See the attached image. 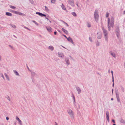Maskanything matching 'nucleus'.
<instances>
[{"label":"nucleus","mask_w":125,"mask_h":125,"mask_svg":"<svg viewBox=\"0 0 125 125\" xmlns=\"http://www.w3.org/2000/svg\"><path fill=\"white\" fill-rule=\"evenodd\" d=\"M36 14H38L39 16L42 17L43 16L45 17L46 16V15L45 14H43L41 13L38 12H36Z\"/></svg>","instance_id":"9"},{"label":"nucleus","mask_w":125,"mask_h":125,"mask_svg":"<svg viewBox=\"0 0 125 125\" xmlns=\"http://www.w3.org/2000/svg\"><path fill=\"white\" fill-rule=\"evenodd\" d=\"M111 73L112 74V75H113V71H111Z\"/></svg>","instance_id":"52"},{"label":"nucleus","mask_w":125,"mask_h":125,"mask_svg":"<svg viewBox=\"0 0 125 125\" xmlns=\"http://www.w3.org/2000/svg\"><path fill=\"white\" fill-rule=\"evenodd\" d=\"M73 95V103L74 104V106H75V98L74 95H73V94H72Z\"/></svg>","instance_id":"18"},{"label":"nucleus","mask_w":125,"mask_h":125,"mask_svg":"<svg viewBox=\"0 0 125 125\" xmlns=\"http://www.w3.org/2000/svg\"><path fill=\"white\" fill-rule=\"evenodd\" d=\"M124 13L125 14V10L124 11Z\"/></svg>","instance_id":"60"},{"label":"nucleus","mask_w":125,"mask_h":125,"mask_svg":"<svg viewBox=\"0 0 125 125\" xmlns=\"http://www.w3.org/2000/svg\"><path fill=\"white\" fill-rule=\"evenodd\" d=\"M109 53L110 54L114 57L115 58H116V54L114 53L112 51H110Z\"/></svg>","instance_id":"15"},{"label":"nucleus","mask_w":125,"mask_h":125,"mask_svg":"<svg viewBox=\"0 0 125 125\" xmlns=\"http://www.w3.org/2000/svg\"><path fill=\"white\" fill-rule=\"evenodd\" d=\"M124 66H125V62L124 63Z\"/></svg>","instance_id":"64"},{"label":"nucleus","mask_w":125,"mask_h":125,"mask_svg":"<svg viewBox=\"0 0 125 125\" xmlns=\"http://www.w3.org/2000/svg\"><path fill=\"white\" fill-rule=\"evenodd\" d=\"M13 37H14L15 38H17V37L16 36H15L14 35H13Z\"/></svg>","instance_id":"51"},{"label":"nucleus","mask_w":125,"mask_h":125,"mask_svg":"<svg viewBox=\"0 0 125 125\" xmlns=\"http://www.w3.org/2000/svg\"><path fill=\"white\" fill-rule=\"evenodd\" d=\"M6 119L7 120H8L9 119V118L8 117H6Z\"/></svg>","instance_id":"50"},{"label":"nucleus","mask_w":125,"mask_h":125,"mask_svg":"<svg viewBox=\"0 0 125 125\" xmlns=\"http://www.w3.org/2000/svg\"><path fill=\"white\" fill-rule=\"evenodd\" d=\"M16 119L17 120V121H19V120L20 119H19V117H16Z\"/></svg>","instance_id":"44"},{"label":"nucleus","mask_w":125,"mask_h":125,"mask_svg":"<svg viewBox=\"0 0 125 125\" xmlns=\"http://www.w3.org/2000/svg\"><path fill=\"white\" fill-rule=\"evenodd\" d=\"M102 29L103 33V34L104 36L105 40L107 42L108 41V33L107 30L105 29L104 27H102Z\"/></svg>","instance_id":"2"},{"label":"nucleus","mask_w":125,"mask_h":125,"mask_svg":"<svg viewBox=\"0 0 125 125\" xmlns=\"http://www.w3.org/2000/svg\"><path fill=\"white\" fill-rule=\"evenodd\" d=\"M69 4L73 7L74 6V1L73 0H68V1Z\"/></svg>","instance_id":"7"},{"label":"nucleus","mask_w":125,"mask_h":125,"mask_svg":"<svg viewBox=\"0 0 125 125\" xmlns=\"http://www.w3.org/2000/svg\"><path fill=\"white\" fill-rule=\"evenodd\" d=\"M54 48L52 46H50L48 47V49L52 51L53 50Z\"/></svg>","instance_id":"20"},{"label":"nucleus","mask_w":125,"mask_h":125,"mask_svg":"<svg viewBox=\"0 0 125 125\" xmlns=\"http://www.w3.org/2000/svg\"><path fill=\"white\" fill-rule=\"evenodd\" d=\"M13 12L14 13L16 14H19L20 15H22L23 16H25V15L24 13L21 12L19 11H16L12 10L11 11Z\"/></svg>","instance_id":"6"},{"label":"nucleus","mask_w":125,"mask_h":125,"mask_svg":"<svg viewBox=\"0 0 125 125\" xmlns=\"http://www.w3.org/2000/svg\"><path fill=\"white\" fill-rule=\"evenodd\" d=\"M114 83H113V85H112V86L113 87H114Z\"/></svg>","instance_id":"56"},{"label":"nucleus","mask_w":125,"mask_h":125,"mask_svg":"<svg viewBox=\"0 0 125 125\" xmlns=\"http://www.w3.org/2000/svg\"><path fill=\"white\" fill-rule=\"evenodd\" d=\"M72 15H73L74 16H76V15L75 13L74 12H73L72 13Z\"/></svg>","instance_id":"30"},{"label":"nucleus","mask_w":125,"mask_h":125,"mask_svg":"<svg viewBox=\"0 0 125 125\" xmlns=\"http://www.w3.org/2000/svg\"><path fill=\"white\" fill-rule=\"evenodd\" d=\"M1 56L0 55V61L1 60Z\"/></svg>","instance_id":"57"},{"label":"nucleus","mask_w":125,"mask_h":125,"mask_svg":"<svg viewBox=\"0 0 125 125\" xmlns=\"http://www.w3.org/2000/svg\"><path fill=\"white\" fill-rule=\"evenodd\" d=\"M23 27L25 28L26 29H27V30H29V31H30V29H29L28 28V27H25V26H24Z\"/></svg>","instance_id":"40"},{"label":"nucleus","mask_w":125,"mask_h":125,"mask_svg":"<svg viewBox=\"0 0 125 125\" xmlns=\"http://www.w3.org/2000/svg\"><path fill=\"white\" fill-rule=\"evenodd\" d=\"M120 88H121V90L123 92H124L125 91V90H124V88L122 86H121Z\"/></svg>","instance_id":"27"},{"label":"nucleus","mask_w":125,"mask_h":125,"mask_svg":"<svg viewBox=\"0 0 125 125\" xmlns=\"http://www.w3.org/2000/svg\"><path fill=\"white\" fill-rule=\"evenodd\" d=\"M6 15L9 16H12V14L9 12H6Z\"/></svg>","instance_id":"23"},{"label":"nucleus","mask_w":125,"mask_h":125,"mask_svg":"<svg viewBox=\"0 0 125 125\" xmlns=\"http://www.w3.org/2000/svg\"><path fill=\"white\" fill-rule=\"evenodd\" d=\"M31 75L32 77H34L35 75V73L33 72H31Z\"/></svg>","instance_id":"26"},{"label":"nucleus","mask_w":125,"mask_h":125,"mask_svg":"<svg viewBox=\"0 0 125 125\" xmlns=\"http://www.w3.org/2000/svg\"><path fill=\"white\" fill-rule=\"evenodd\" d=\"M9 46L11 48H13V47L12 46H11V45H9Z\"/></svg>","instance_id":"48"},{"label":"nucleus","mask_w":125,"mask_h":125,"mask_svg":"<svg viewBox=\"0 0 125 125\" xmlns=\"http://www.w3.org/2000/svg\"><path fill=\"white\" fill-rule=\"evenodd\" d=\"M65 60L66 63L68 65L70 64L69 59V58H65Z\"/></svg>","instance_id":"13"},{"label":"nucleus","mask_w":125,"mask_h":125,"mask_svg":"<svg viewBox=\"0 0 125 125\" xmlns=\"http://www.w3.org/2000/svg\"><path fill=\"white\" fill-rule=\"evenodd\" d=\"M96 45L97 46H98L99 45V43L98 41L96 43Z\"/></svg>","instance_id":"34"},{"label":"nucleus","mask_w":125,"mask_h":125,"mask_svg":"<svg viewBox=\"0 0 125 125\" xmlns=\"http://www.w3.org/2000/svg\"><path fill=\"white\" fill-rule=\"evenodd\" d=\"M13 71L15 75L18 76L19 75V73L16 71L14 70H13Z\"/></svg>","instance_id":"22"},{"label":"nucleus","mask_w":125,"mask_h":125,"mask_svg":"<svg viewBox=\"0 0 125 125\" xmlns=\"http://www.w3.org/2000/svg\"><path fill=\"white\" fill-rule=\"evenodd\" d=\"M32 21L37 26H38V23H37L36 21H35L33 20Z\"/></svg>","instance_id":"31"},{"label":"nucleus","mask_w":125,"mask_h":125,"mask_svg":"<svg viewBox=\"0 0 125 125\" xmlns=\"http://www.w3.org/2000/svg\"><path fill=\"white\" fill-rule=\"evenodd\" d=\"M61 7L62 8V9L63 10H66V8L64 5L62 4Z\"/></svg>","instance_id":"25"},{"label":"nucleus","mask_w":125,"mask_h":125,"mask_svg":"<svg viewBox=\"0 0 125 125\" xmlns=\"http://www.w3.org/2000/svg\"><path fill=\"white\" fill-rule=\"evenodd\" d=\"M121 123L124 124H125V122L124 120L121 118L120 119L119 121Z\"/></svg>","instance_id":"21"},{"label":"nucleus","mask_w":125,"mask_h":125,"mask_svg":"<svg viewBox=\"0 0 125 125\" xmlns=\"http://www.w3.org/2000/svg\"><path fill=\"white\" fill-rule=\"evenodd\" d=\"M109 13H108L107 12L106 14V17H108L109 16Z\"/></svg>","instance_id":"35"},{"label":"nucleus","mask_w":125,"mask_h":125,"mask_svg":"<svg viewBox=\"0 0 125 125\" xmlns=\"http://www.w3.org/2000/svg\"><path fill=\"white\" fill-rule=\"evenodd\" d=\"M115 33L118 38V39L120 36V31L119 25H116L115 27Z\"/></svg>","instance_id":"3"},{"label":"nucleus","mask_w":125,"mask_h":125,"mask_svg":"<svg viewBox=\"0 0 125 125\" xmlns=\"http://www.w3.org/2000/svg\"><path fill=\"white\" fill-rule=\"evenodd\" d=\"M4 75L5 76V77H6V78L8 79V81H9L10 79H9V77L8 76V75L6 73H5L4 74Z\"/></svg>","instance_id":"24"},{"label":"nucleus","mask_w":125,"mask_h":125,"mask_svg":"<svg viewBox=\"0 0 125 125\" xmlns=\"http://www.w3.org/2000/svg\"><path fill=\"white\" fill-rule=\"evenodd\" d=\"M45 19L47 20H49V19L47 17H45Z\"/></svg>","instance_id":"55"},{"label":"nucleus","mask_w":125,"mask_h":125,"mask_svg":"<svg viewBox=\"0 0 125 125\" xmlns=\"http://www.w3.org/2000/svg\"><path fill=\"white\" fill-rule=\"evenodd\" d=\"M55 2V0H51V2L52 3H54Z\"/></svg>","instance_id":"36"},{"label":"nucleus","mask_w":125,"mask_h":125,"mask_svg":"<svg viewBox=\"0 0 125 125\" xmlns=\"http://www.w3.org/2000/svg\"><path fill=\"white\" fill-rule=\"evenodd\" d=\"M67 112L71 117H73L74 113L70 109H69L68 110Z\"/></svg>","instance_id":"5"},{"label":"nucleus","mask_w":125,"mask_h":125,"mask_svg":"<svg viewBox=\"0 0 125 125\" xmlns=\"http://www.w3.org/2000/svg\"><path fill=\"white\" fill-rule=\"evenodd\" d=\"M58 54L59 57L62 58H64V56L63 53L58 52Z\"/></svg>","instance_id":"14"},{"label":"nucleus","mask_w":125,"mask_h":125,"mask_svg":"<svg viewBox=\"0 0 125 125\" xmlns=\"http://www.w3.org/2000/svg\"><path fill=\"white\" fill-rule=\"evenodd\" d=\"M0 75L3 78V79H5L4 76L3 74L2 73H0Z\"/></svg>","instance_id":"29"},{"label":"nucleus","mask_w":125,"mask_h":125,"mask_svg":"<svg viewBox=\"0 0 125 125\" xmlns=\"http://www.w3.org/2000/svg\"><path fill=\"white\" fill-rule=\"evenodd\" d=\"M114 18L113 17H111V20L109 18H108V25L107 27L108 30L110 31L111 29V27L113 28L114 26Z\"/></svg>","instance_id":"1"},{"label":"nucleus","mask_w":125,"mask_h":125,"mask_svg":"<svg viewBox=\"0 0 125 125\" xmlns=\"http://www.w3.org/2000/svg\"><path fill=\"white\" fill-rule=\"evenodd\" d=\"M112 122L114 123H115V121L114 120V119H112Z\"/></svg>","instance_id":"47"},{"label":"nucleus","mask_w":125,"mask_h":125,"mask_svg":"<svg viewBox=\"0 0 125 125\" xmlns=\"http://www.w3.org/2000/svg\"><path fill=\"white\" fill-rule=\"evenodd\" d=\"M14 125H16V122H15L14 123Z\"/></svg>","instance_id":"59"},{"label":"nucleus","mask_w":125,"mask_h":125,"mask_svg":"<svg viewBox=\"0 0 125 125\" xmlns=\"http://www.w3.org/2000/svg\"><path fill=\"white\" fill-rule=\"evenodd\" d=\"M111 100H113V98H111Z\"/></svg>","instance_id":"63"},{"label":"nucleus","mask_w":125,"mask_h":125,"mask_svg":"<svg viewBox=\"0 0 125 125\" xmlns=\"http://www.w3.org/2000/svg\"><path fill=\"white\" fill-rule=\"evenodd\" d=\"M97 38L98 39H100L101 37V33H97Z\"/></svg>","instance_id":"16"},{"label":"nucleus","mask_w":125,"mask_h":125,"mask_svg":"<svg viewBox=\"0 0 125 125\" xmlns=\"http://www.w3.org/2000/svg\"><path fill=\"white\" fill-rule=\"evenodd\" d=\"M75 4H76V5H77V7H79V6H78V1H77L76 2V3H75Z\"/></svg>","instance_id":"42"},{"label":"nucleus","mask_w":125,"mask_h":125,"mask_svg":"<svg viewBox=\"0 0 125 125\" xmlns=\"http://www.w3.org/2000/svg\"><path fill=\"white\" fill-rule=\"evenodd\" d=\"M64 24L66 25V26H68V27L69 26V25L68 24L66 23V22H64Z\"/></svg>","instance_id":"45"},{"label":"nucleus","mask_w":125,"mask_h":125,"mask_svg":"<svg viewBox=\"0 0 125 125\" xmlns=\"http://www.w3.org/2000/svg\"><path fill=\"white\" fill-rule=\"evenodd\" d=\"M10 25L12 27H13V28H16V26L12 24Z\"/></svg>","instance_id":"37"},{"label":"nucleus","mask_w":125,"mask_h":125,"mask_svg":"<svg viewBox=\"0 0 125 125\" xmlns=\"http://www.w3.org/2000/svg\"><path fill=\"white\" fill-rule=\"evenodd\" d=\"M75 88L76 89L77 91L78 92V94H80L81 92V90L79 87L76 86Z\"/></svg>","instance_id":"10"},{"label":"nucleus","mask_w":125,"mask_h":125,"mask_svg":"<svg viewBox=\"0 0 125 125\" xmlns=\"http://www.w3.org/2000/svg\"><path fill=\"white\" fill-rule=\"evenodd\" d=\"M98 11V10L96 9L94 13V17L95 21L97 22L98 20L99 15Z\"/></svg>","instance_id":"4"},{"label":"nucleus","mask_w":125,"mask_h":125,"mask_svg":"<svg viewBox=\"0 0 125 125\" xmlns=\"http://www.w3.org/2000/svg\"><path fill=\"white\" fill-rule=\"evenodd\" d=\"M10 8L13 9H15L16 8L15 7L13 6H12L11 5L10 6Z\"/></svg>","instance_id":"28"},{"label":"nucleus","mask_w":125,"mask_h":125,"mask_svg":"<svg viewBox=\"0 0 125 125\" xmlns=\"http://www.w3.org/2000/svg\"><path fill=\"white\" fill-rule=\"evenodd\" d=\"M89 39L91 42H92V38L91 37H89Z\"/></svg>","instance_id":"41"},{"label":"nucleus","mask_w":125,"mask_h":125,"mask_svg":"<svg viewBox=\"0 0 125 125\" xmlns=\"http://www.w3.org/2000/svg\"><path fill=\"white\" fill-rule=\"evenodd\" d=\"M115 94L118 102H120V100L118 92H116L115 93Z\"/></svg>","instance_id":"8"},{"label":"nucleus","mask_w":125,"mask_h":125,"mask_svg":"<svg viewBox=\"0 0 125 125\" xmlns=\"http://www.w3.org/2000/svg\"><path fill=\"white\" fill-rule=\"evenodd\" d=\"M62 46L63 47V48H65V49H66L65 47L63 46Z\"/></svg>","instance_id":"58"},{"label":"nucleus","mask_w":125,"mask_h":125,"mask_svg":"<svg viewBox=\"0 0 125 125\" xmlns=\"http://www.w3.org/2000/svg\"><path fill=\"white\" fill-rule=\"evenodd\" d=\"M112 79H114V77H113V75H112Z\"/></svg>","instance_id":"61"},{"label":"nucleus","mask_w":125,"mask_h":125,"mask_svg":"<svg viewBox=\"0 0 125 125\" xmlns=\"http://www.w3.org/2000/svg\"><path fill=\"white\" fill-rule=\"evenodd\" d=\"M62 35L64 37L66 38L67 39V38H68L65 35H64V34H62Z\"/></svg>","instance_id":"46"},{"label":"nucleus","mask_w":125,"mask_h":125,"mask_svg":"<svg viewBox=\"0 0 125 125\" xmlns=\"http://www.w3.org/2000/svg\"><path fill=\"white\" fill-rule=\"evenodd\" d=\"M58 31L59 32H60V33H61V31H60V30H58Z\"/></svg>","instance_id":"54"},{"label":"nucleus","mask_w":125,"mask_h":125,"mask_svg":"<svg viewBox=\"0 0 125 125\" xmlns=\"http://www.w3.org/2000/svg\"><path fill=\"white\" fill-rule=\"evenodd\" d=\"M62 30L66 34H67L68 33V31L66 30H65L63 28H62Z\"/></svg>","instance_id":"19"},{"label":"nucleus","mask_w":125,"mask_h":125,"mask_svg":"<svg viewBox=\"0 0 125 125\" xmlns=\"http://www.w3.org/2000/svg\"><path fill=\"white\" fill-rule=\"evenodd\" d=\"M67 39L68 41L71 43L72 44H74V42H73L72 39L70 37H69L67 38Z\"/></svg>","instance_id":"12"},{"label":"nucleus","mask_w":125,"mask_h":125,"mask_svg":"<svg viewBox=\"0 0 125 125\" xmlns=\"http://www.w3.org/2000/svg\"><path fill=\"white\" fill-rule=\"evenodd\" d=\"M47 30L49 32H50L51 31L52 28L50 26H49L47 27V26L46 27Z\"/></svg>","instance_id":"17"},{"label":"nucleus","mask_w":125,"mask_h":125,"mask_svg":"<svg viewBox=\"0 0 125 125\" xmlns=\"http://www.w3.org/2000/svg\"><path fill=\"white\" fill-rule=\"evenodd\" d=\"M18 121L19 123V124L20 125H21L22 124L21 121L20 120H19Z\"/></svg>","instance_id":"39"},{"label":"nucleus","mask_w":125,"mask_h":125,"mask_svg":"<svg viewBox=\"0 0 125 125\" xmlns=\"http://www.w3.org/2000/svg\"><path fill=\"white\" fill-rule=\"evenodd\" d=\"M57 32L56 31H54V35H56V34Z\"/></svg>","instance_id":"49"},{"label":"nucleus","mask_w":125,"mask_h":125,"mask_svg":"<svg viewBox=\"0 0 125 125\" xmlns=\"http://www.w3.org/2000/svg\"><path fill=\"white\" fill-rule=\"evenodd\" d=\"M106 118L107 120L108 121H109V113L108 111L106 112Z\"/></svg>","instance_id":"11"},{"label":"nucleus","mask_w":125,"mask_h":125,"mask_svg":"<svg viewBox=\"0 0 125 125\" xmlns=\"http://www.w3.org/2000/svg\"><path fill=\"white\" fill-rule=\"evenodd\" d=\"M55 125H58V124H57V123L56 122H55Z\"/></svg>","instance_id":"53"},{"label":"nucleus","mask_w":125,"mask_h":125,"mask_svg":"<svg viewBox=\"0 0 125 125\" xmlns=\"http://www.w3.org/2000/svg\"><path fill=\"white\" fill-rule=\"evenodd\" d=\"M45 10L46 11H49V10L48 9V8L46 7V6H45Z\"/></svg>","instance_id":"38"},{"label":"nucleus","mask_w":125,"mask_h":125,"mask_svg":"<svg viewBox=\"0 0 125 125\" xmlns=\"http://www.w3.org/2000/svg\"><path fill=\"white\" fill-rule=\"evenodd\" d=\"M112 82H113V83H114V79H112Z\"/></svg>","instance_id":"62"},{"label":"nucleus","mask_w":125,"mask_h":125,"mask_svg":"<svg viewBox=\"0 0 125 125\" xmlns=\"http://www.w3.org/2000/svg\"><path fill=\"white\" fill-rule=\"evenodd\" d=\"M30 1L31 4H33L34 3V1L32 0H30Z\"/></svg>","instance_id":"43"},{"label":"nucleus","mask_w":125,"mask_h":125,"mask_svg":"<svg viewBox=\"0 0 125 125\" xmlns=\"http://www.w3.org/2000/svg\"><path fill=\"white\" fill-rule=\"evenodd\" d=\"M87 26L89 28L91 26V24L89 23H87Z\"/></svg>","instance_id":"33"},{"label":"nucleus","mask_w":125,"mask_h":125,"mask_svg":"<svg viewBox=\"0 0 125 125\" xmlns=\"http://www.w3.org/2000/svg\"><path fill=\"white\" fill-rule=\"evenodd\" d=\"M6 98H7L8 100L9 101L10 100V98L9 96L8 95L6 97Z\"/></svg>","instance_id":"32"}]
</instances>
